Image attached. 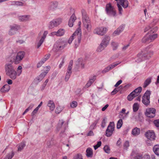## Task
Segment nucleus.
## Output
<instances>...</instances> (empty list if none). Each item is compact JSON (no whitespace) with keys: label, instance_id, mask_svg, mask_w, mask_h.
Returning <instances> with one entry per match:
<instances>
[{"label":"nucleus","instance_id":"63","mask_svg":"<svg viewBox=\"0 0 159 159\" xmlns=\"http://www.w3.org/2000/svg\"><path fill=\"white\" fill-rule=\"evenodd\" d=\"M129 45L130 43H129L128 44L124 46L122 48V50L123 51H125L129 47Z\"/></svg>","mask_w":159,"mask_h":159},{"label":"nucleus","instance_id":"10","mask_svg":"<svg viewBox=\"0 0 159 159\" xmlns=\"http://www.w3.org/2000/svg\"><path fill=\"white\" fill-rule=\"evenodd\" d=\"M25 53L24 52L21 51L19 52L16 57L14 58V61L15 64H18L22 60L25 56Z\"/></svg>","mask_w":159,"mask_h":159},{"label":"nucleus","instance_id":"36","mask_svg":"<svg viewBox=\"0 0 159 159\" xmlns=\"http://www.w3.org/2000/svg\"><path fill=\"white\" fill-rule=\"evenodd\" d=\"M153 151L157 155H159V145H156L154 146Z\"/></svg>","mask_w":159,"mask_h":159},{"label":"nucleus","instance_id":"5","mask_svg":"<svg viewBox=\"0 0 159 159\" xmlns=\"http://www.w3.org/2000/svg\"><path fill=\"white\" fill-rule=\"evenodd\" d=\"M110 39V37L107 36H105L101 43L98 47L97 49V51L98 52H101L109 44Z\"/></svg>","mask_w":159,"mask_h":159},{"label":"nucleus","instance_id":"33","mask_svg":"<svg viewBox=\"0 0 159 159\" xmlns=\"http://www.w3.org/2000/svg\"><path fill=\"white\" fill-rule=\"evenodd\" d=\"M30 17L29 15H24L19 17V20L22 21H26L29 20Z\"/></svg>","mask_w":159,"mask_h":159},{"label":"nucleus","instance_id":"14","mask_svg":"<svg viewBox=\"0 0 159 159\" xmlns=\"http://www.w3.org/2000/svg\"><path fill=\"white\" fill-rule=\"evenodd\" d=\"M10 29L9 31L8 34L10 35H12L15 34L19 29V26L16 24L10 25Z\"/></svg>","mask_w":159,"mask_h":159},{"label":"nucleus","instance_id":"38","mask_svg":"<svg viewBox=\"0 0 159 159\" xmlns=\"http://www.w3.org/2000/svg\"><path fill=\"white\" fill-rule=\"evenodd\" d=\"M151 82V79L150 78H148L145 81L143 87V88H146Z\"/></svg>","mask_w":159,"mask_h":159},{"label":"nucleus","instance_id":"49","mask_svg":"<svg viewBox=\"0 0 159 159\" xmlns=\"http://www.w3.org/2000/svg\"><path fill=\"white\" fill-rule=\"evenodd\" d=\"M117 6L118 8V11L119 12V14L120 15L122 14V12L123 11V9L121 6L119 5V4H117Z\"/></svg>","mask_w":159,"mask_h":159},{"label":"nucleus","instance_id":"56","mask_svg":"<svg viewBox=\"0 0 159 159\" xmlns=\"http://www.w3.org/2000/svg\"><path fill=\"white\" fill-rule=\"evenodd\" d=\"M129 146V143L128 141H126L124 144V147L125 149H127Z\"/></svg>","mask_w":159,"mask_h":159},{"label":"nucleus","instance_id":"52","mask_svg":"<svg viewBox=\"0 0 159 159\" xmlns=\"http://www.w3.org/2000/svg\"><path fill=\"white\" fill-rule=\"evenodd\" d=\"M134 159H142V156L140 154H136L134 157Z\"/></svg>","mask_w":159,"mask_h":159},{"label":"nucleus","instance_id":"21","mask_svg":"<svg viewBox=\"0 0 159 159\" xmlns=\"http://www.w3.org/2000/svg\"><path fill=\"white\" fill-rule=\"evenodd\" d=\"M58 2L56 1L51 2L49 5L48 9L50 10H55L57 7Z\"/></svg>","mask_w":159,"mask_h":159},{"label":"nucleus","instance_id":"31","mask_svg":"<svg viewBox=\"0 0 159 159\" xmlns=\"http://www.w3.org/2000/svg\"><path fill=\"white\" fill-rule=\"evenodd\" d=\"M142 90V88L141 87H139L136 89L132 92V94L134 93L136 96H138L141 92Z\"/></svg>","mask_w":159,"mask_h":159},{"label":"nucleus","instance_id":"23","mask_svg":"<svg viewBox=\"0 0 159 159\" xmlns=\"http://www.w3.org/2000/svg\"><path fill=\"white\" fill-rule=\"evenodd\" d=\"M7 75L9 76V77L12 80H15L17 77L16 72L15 70L9 72L6 74Z\"/></svg>","mask_w":159,"mask_h":159},{"label":"nucleus","instance_id":"32","mask_svg":"<svg viewBox=\"0 0 159 159\" xmlns=\"http://www.w3.org/2000/svg\"><path fill=\"white\" fill-rule=\"evenodd\" d=\"M142 42L143 43H151L150 38L148 35H145L142 39Z\"/></svg>","mask_w":159,"mask_h":159},{"label":"nucleus","instance_id":"13","mask_svg":"<svg viewBox=\"0 0 159 159\" xmlns=\"http://www.w3.org/2000/svg\"><path fill=\"white\" fill-rule=\"evenodd\" d=\"M107 29L103 27H98L96 28L93 31V33L98 35H103L106 32Z\"/></svg>","mask_w":159,"mask_h":159},{"label":"nucleus","instance_id":"18","mask_svg":"<svg viewBox=\"0 0 159 159\" xmlns=\"http://www.w3.org/2000/svg\"><path fill=\"white\" fill-rule=\"evenodd\" d=\"M158 30L157 26H152L150 25L146 27L144 29L145 32L149 30L148 33L150 34L153 33L157 31Z\"/></svg>","mask_w":159,"mask_h":159},{"label":"nucleus","instance_id":"61","mask_svg":"<svg viewBox=\"0 0 159 159\" xmlns=\"http://www.w3.org/2000/svg\"><path fill=\"white\" fill-rule=\"evenodd\" d=\"M38 109H39L37 107L35 108L32 112L31 114V116H33L34 115L37 113L38 111Z\"/></svg>","mask_w":159,"mask_h":159},{"label":"nucleus","instance_id":"57","mask_svg":"<svg viewBox=\"0 0 159 159\" xmlns=\"http://www.w3.org/2000/svg\"><path fill=\"white\" fill-rule=\"evenodd\" d=\"M43 40L42 39H40V40L37 43V48H39L41 46L42 44L43 43Z\"/></svg>","mask_w":159,"mask_h":159},{"label":"nucleus","instance_id":"6","mask_svg":"<svg viewBox=\"0 0 159 159\" xmlns=\"http://www.w3.org/2000/svg\"><path fill=\"white\" fill-rule=\"evenodd\" d=\"M106 14L109 16H115L116 14V12L114 7L110 3L106 4L105 8Z\"/></svg>","mask_w":159,"mask_h":159},{"label":"nucleus","instance_id":"59","mask_svg":"<svg viewBox=\"0 0 159 159\" xmlns=\"http://www.w3.org/2000/svg\"><path fill=\"white\" fill-rule=\"evenodd\" d=\"M154 125L157 127H159V120H155L153 121Z\"/></svg>","mask_w":159,"mask_h":159},{"label":"nucleus","instance_id":"29","mask_svg":"<svg viewBox=\"0 0 159 159\" xmlns=\"http://www.w3.org/2000/svg\"><path fill=\"white\" fill-rule=\"evenodd\" d=\"M96 79V76H93L92 78L90 79L87 82L85 86V87L88 88L93 83Z\"/></svg>","mask_w":159,"mask_h":159},{"label":"nucleus","instance_id":"20","mask_svg":"<svg viewBox=\"0 0 159 159\" xmlns=\"http://www.w3.org/2000/svg\"><path fill=\"white\" fill-rule=\"evenodd\" d=\"M5 68L6 74L15 70L14 66L11 63H7L5 65Z\"/></svg>","mask_w":159,"mask_h":159},{"label":"nucleus","instance_id":"11","mask_svg":"<svg viewBox=\"0 0 159 159\" xmlns=\"http://www.w3.org/2000/svg\"><path fill=\"white\" fill-rule=\"evenodd\" d=\"M147 56L142 51L137 55L135 58V61L137 63L141 62L143 60L147 59Z\"/></svg>","mask_w":159,"mask_h":159},{"label":"nucleus","instance_id":"58","mask_svg":"<svg viewBox=\"0 0 159 159\" xmlns=\"http://www.w3.org/2000/svg\"><path fill=\"white\" fill-rule=\"evenodd\" d=\"M62 109L60 107H57L55 110V112L57 114L59 113L61 111Z\"/></svg>","mask_w":159,"mask_h":159},{"label":"nucleus","instance_id":"2","mask_svg":"<svg viewBox=\"0 0 159 159\" xmlns=\"http://www.w3.org/2000/svg\"><path fill=\"white\" fill-rule=\"evenodd\" d=\"M67 43L62 39H59L55 43L52 50L55 52H57L63 49L66 46Z\"/></svg>","mask_w":159,"mask_h":159},{"label":"nucleus","instance_id":"53","mask_svg":"<svg viewBox=\"0 0 159 159\" xmlns=\"http://www.w3.org/2000/svg\"><path fill=\"white\" fill-rule=\"evenodd\" d=\"M48 33V32L47 31H44L43 35L41 39L44 41Z\"/></svg>","mask_w":159,"mask_h":159},{"label":"nucleus","instance_id":"64","mask_svg":"<svg viewBox=\"0 0 159 159\" xmlns=\"http://www.w3.org/2000/svg\"><path fill=\"white\" fill-rule=\"evenodd\" d=\"M142 159H150V157L148 155H146L142 157Z\"/></svg>","mask_w":159,"mask_h":159},{"label":"nucleus","instance_id":"27","mask_svg":"<svg viewBox=\"0 0 159 159\" xmlns=\"http://www.w3.org/2000/svg\"><path fill=\"white\" fill-rule=\"evenodd\" d=\"M10 86L7 84H6L3 86L2 88L1 89V91L3 93L7 92L10 90Z\"/></svg>","mask_w":159,"mask_h":159},{"label":"nucleus","instance_id":"55","mask_svg":"<svg viewBox=\"0 0 159 159\" xmlns=\"http://www.w3.org/2000/svg\"><path fill=\"white\" fill-rule=\"evenodd\" d=\"M61 58L62 59V61L60 63V64L59 65V68L60 69L61 67L62 66H63V64H64V63L65 57H61Z\"/></svg>","mask_w":159,"mask_h":159},{"label":"nucleus","instance_id":"62","mask_svg":"<svg viewBox=\"0 0 159 159\" xmlns=\"http://www.w3.org/2000/svg\"><path fill=\"white\" fill-rule=\"evenodd\" d=\"M50 56V54L49 53L45 55L44 57H43V58L44 59V60H45L44 61H46L48 59H49Z\"/></svg>","mask_w":159,"mask_h":159},{"label":"nucleus","instance_id":"54","mask_svg":"<svg viewBox=\"0 0 159 159\" xmlns=\"http://www.w3.org/2000/svg\"><path fill=\"white\" fill-rule=\"evenodd\" d=\"M48 33V32L47 31H44L43 35L41 39L44 41Z\"/></svg>","mask_w":159,"mask_h":159},{"label":"nucleus","instance_id":"22","mask_svg":"<svg viewBox=\"0 0 159 159\" xmlns=\"http://www.w3.org/2000/svg\"><path fill=\"white\" fill-rule=\"evenodd\" d=\"M76 19V17L74 13L72 14L68 22V25L70 27H72L73 25V23Z\"/></svg>","mask_w":159,"mask_h":159},{"label":"nucleus","instance_id":"8","mask_svg":"<svg viewBox=\"0 0 159 159\" xmlns=\"http://www.w3.org/2000/svg\"><path fill=\"white\" fill-rule=\"evenodd\" d=\"M115 129L114 122H110L108 125L106 131L105 135L107 137L111 136L113 134Z\"/></svg>","mask_w":159,"mask_h":159},{"label":"nucleus","instance_id":"41","mask_svg":"<svg viewBox=\"0 0 159 159\" xmlns=\"http://www.w3.org/2000/svg\"><path fill=\"white\" fill-rule=\"evenodd\" d=\"M139 105L138 103H134L133 106V111L136 112L139 109Z\"/></svg>","mask_w":159,"mask_h":159},{"label":"nucleus","instance_id":"44","mask_svg":"<svg viewBox=\"0 0 159 159\" xmlns=\"http://www.w3.org/2000/svg\"><path fill=\"white\" fill-rule=\"evenodd\" d=\"M78 61L79 63V66L82 68H83L84 67V63L83 62V60L81 58H80L78 60Z\"/></svg>","mask_w":159,"mask_h":159},{"label":"nucleus","instance_id":"26","mask_svg":"<svg viewBox=\"0 0 159 159\" xmlns=\"http://www.w3.org/2000/svg\"><path fill=\"white\" fill-rule=\"evenodd\" d=\"M58 127L60 129L62 128L63 129H65L67 126L66 123H65L62 120H59L58 125Z\"/></svg>","mask_w":159,"mask_h":159},{"label":"nucleus","instance_id":"24","mask_svg":"<svg viewBox=\"0 0 159 159\" xmlns=\"http://www.w3.org/2000/svg\"><path fill=\"white\" fill-rule=\"evenodd\" d=\"M73 63V61L71 60L69 63V64L68 67L67 71L66 74V75H69L70 76V75L72 73L71 70L72 67V65Z\"/></svg>","mask_w":159,"mask_h":159},{"label":"nucleus","instance_id":"43","mask_svg":"<svg viewBox=\"0 0 159 159\" xmlns=\"http://www.w3.org/2000/svg\"><path fill=\"white\" fill-rule=\"evenodd\" d=\"M123 124V121L122 119H120L117 122V128L118 129H120L122 126Z\"/></svg>","mask_w":159,"mask_h":159},{"label":"nucleus","instance_id":"35","mask_svg":"<svg viewBox=\"0 0 159 159\" xmlns=\"http://www.w3.org/2000/svg\"><path fill=\"white\" fill-rule=\"evenodd\" d=\"M86 156L88 157H91L92 156L93 153L92 149L90 148H88L86 150Z\"/></svg>","mask_w":159,"mask_h":159},{"label":"nucleus","instance_id":"47","mask_svg":"<svg viewBox=\"0 0 159 159\" xmlns=\"http://www.w3.org/2000/svg\"><path fill=\"white\" fill-rule=\"evenodd\" d=\"M103 150L107 153H109L110 152V149L108 145L105 146L103 148Z\"/></svg>","mask_w":159,"mask_h":159},{"label":"nucleus","instance_id":"45","mask_svg":"<svg viewBox=\"0 0 159 159\" xmlns=\"http://www.w3.org/2000/svg\"><path fill=\"white\" fill-rule=\"evenodd\" d=\"M136 96L135 95L134 93L132 94V92L128 95L127 97V99L129 101H131Z\"/></svg>","mask_w":159,"mask_h":159},{"label":"nucleus","instance_id":"7","mask_svg":"<svg viewBox=\"0 0 159 159\" xmlns=\"http://www.w3.org/2000/svg\"><path fill=\"white\" fill-rule=\"evenodd\" d=\"M151 94V91L147 90L142 97V102L147 107L148 106L150 105V99Z\"/></svg>","mask_w":159,"mask_h":159},{"label":"nucleus","instance_id":"4","mask_svg":"<svg viewBox=\"0 0 159 159\" xmlns=\"http://www.w3.org/2000/svg\"><path fill=\"white\" fill-rule=\"evenodd\" d=\"M110 39V37L107 36H105L101 43L98 47L97 49V51L98 52H101L109 44Z\"/></svg>","mask_w":159,"mask_h":159},{"label":"nucleus","instance_id":"50","mask_svg":"<svg viewBox=\"0 0 159 159\" xmlns=\"http://www.w3.org/2000/svg\"><path fill=\"white\" fill-rule=\"evenodd\" d=\"M74 159H83L82 155L80 154H76L74 157Z\"/></svg>","mask_w":159,"mask_h":159},{"label":"nucleus","instance_id":"30","mask_svg":"<svg viewBox=\"0 0 159 159\" xmlns=\"http://www.w3.org/2000/svg\"><path fill=\"white\" fill-rule=\"evenodd\" d=\"M140 133V129L137 127L133 129L132 131V134L134 136H137Z\"/></svg>","mask_w":159,"mask_h":159},{"label":"nucleus","instance_id":"37","mask_svg":"<svg viewBox=\"0 0 159 159\" xmlns=\"http://www.w3.org/2000/svg\"><path fill=\"white\" fill-rule=\"evenodd\" d=\"M25 145V142H22L20 143L18 145V151H21L23 149Z\"/></svg>","mask_w":159,"mask_h":159},{"label":"nucleus","instance_id":"12","mask_svg":"<svg viewBox=\"0 0 159 159\" xmlns=\"http://www.w3.org/2000/svg\"><path fill=\"white\" fill-rule=\"evenodd\" d=\"M156 109L153 108H149L146 109L145 115L148 117L153 118L155 116Z\"/></svg>","mask_w":159,"mask_h":159},{"label":"nucleus","instance_id":"3","mask_svg":"<svg viewBox=\"0 0 159 159\" xmlns=\"http://www.w3.org/2000/svg\"><path fill=\"white\" fill-rule=\"evenodd\" d=\"M81 29L79 28L77 29L72 35L69 39L68 40V43L70 44L72 43L73 40L75 39V40H77L78 43H80L81 40Z\"/></svg>","mask_w":159,"mask_h":159},{"label":"nucleus","instance_id":"46","mask_svg":"<svg viewBox=\"0 0 159 159\" xmlns=\"http://www.w3.org/2000/svg\"><path fill=\"white\" fill-rule=\"evenodd\" d=\"M99 121V119L95 120L90 125V128L91 129H94Z\"/></svg>","mask_w":159,"mask_h":159},{"label":"nucleus","instance_id":"1","mask_svg":"<svg viewBox=\"0 0 159 159\" xmlns=\"http://www.w3.org/2000/svg\"><path fill=\"white\" fill-rule=\"evenodd\" d=\"M82 16V21L84 27L88 31H90L92 26L89 18L87 15L86 11L84 9L81 10Z\"/></svg>","mask_w":159,"mask_h":159},{"label":"nucleus","instance_id":"25","mask_svg":"<svg viewBox=\"0 0 159 159\" xmlns=\"http://www.w3.org/2000/svg\"><path fill=\"white\" fill-rule=\"evenodd\" d=\"M117 4H119L125 8H126L128 6V2L127 0H120Z\"/></svg>","mask_w":159,"mask_h":159},{"label":"nucleus","instance_id":"28","mask_svg":"<svg viewBox=\"0 0 159 159\" xmlns=\"http://www.w3.org/2000/svg\"><path fill=\"white\" fill-rule=\"evenodd\" d=\"M48 106L49 107L50 110L53 111L55 108V105L53 101L49 100L48 102Z\"/></svg>","mask_w":159,"mask_h":159},{"label":"nucleus","instance_id":"16","mask_svg":"<svg viewBox=\"0 0 159 159\" xmlns=\"http://www.w3.org/2000/svg\"><path fill=\"white\" fill-rule=\"evenodd\" d=\"M121 63L120 61H117L114 62L111 64L109 65L108 66L105 68L102 71L103 74H105L106 72H108L111 69H112L115 67L117 65L120 64Z\"/></svg>","mask_w":159,"mask_h":159},{"label":"nucleus","instance_id":"48","mask_svg":"<svg viewBox=\"0 0 159 159\" xmlns=\"http://www.w3.org/2000/svg\"><path fill=\"white\" fill-rule=\"evenodd\" d=\"M77 105L78 103L76 101H73L70 103V107L73 108H75L77 106Z\"/></svg>","mask_w":159,"mask_h":159},{"label":"nucleus","instance_id":"34","mask_svg":"<svg viewBox=\"0 0 159 159\" xmlns=\"http://www.w3.org/2000/svg\"><path fill=\"white\" fill-rule=\"evenodd\" d=\"M65 32V30L63 29H59L57 31V36H63Z\"/></svg>","mask_w":159,"mask_h":159},{"label":"nucleus","instance_id":"42","mask_svg":"<svg viewBox=\"0 0 159 159\" xmlns=\"http://www.w3.org/2000/svg\"><path fill=\"white\" fill-rule=\"evenodd\" d=\"M111 45L113 50H116L117 49L119 46V44L118 43L115 42H112L111 43Z\"/></svg>","mask_w":159,"mask_h":159},{"label":"nucleus","instance_id":"19","mask_svg":"<svg viewBox=\"0 0 159 159\" xmlns=\"http://www.w3.org/2000/svg\"><path fill=\"white\" fill-rule=\"evenodd\" d=\"M125 25H122L115 30L113 33V36H115L119 35L124 30Z\"/></svg>","mask_w":159,"mask_h":159},{"label":"nucleus","instance_id":"39","mask_svg":"<svg viewBox=\"0 0 159 159\" xmlns=\"http://www.w3.org/2000/svg\"><path fill=\"white\" fill-rule=\"evenodd\" d=\"M14 155V152L12 151L11 152L8 153L3 159H11Z\"/></svg>","mask_w":159,"mask_h":159},{"label":"nucleus","instance_id":"60","mask_svg":"<svg viewBox=\"0 0 159 159\" xmlns=\"http://www.w3.org/2000/svg\"><path fill=\"white\" fill-rule=\"evenodd\" d=\"M106 118H104L103 119L102 121L101 126L102 128H104L105 126V125L106 123Z\"/></svg>","mask_w":159,"mask_h":159},{"label":"nucleus","instance_id":"9","mask_svg":"<svg viewBox=\"0 0 159 159\" xmlns=\"http://www.w3.org/2000/svg\"><path fill=\"white\" fill-rule=\"evenodd\" d=\"M62 22V19L61 18H57L53 20L50 21L48 24V28L50 29H52L55 27L58 26Z\"/></svg>","mask_w":159,"mask_h":159},{"label":"nucleus","instance_id":"51","mask_svg":"<svg viewBox=\"0 0 159 159\" xmlns=\"http://www.w3.org/2000/svg\"><path fill=\"white\" fill-rule=\"evenodd\" d=\"M101 142L99 141L97 142V143L96 145H94L93 147L95 150H96L98 148L100 147L101 145Z\"/></svg>","mask_w":159,"mask_h":159},{"label":"nucleus","instance_id":"17","mask_svg":"<svg viewBox=\"0 0 159 159\" xmlns=\"http://www.w3.org/2000/svg\"><path fill=\"white\" fill-rule=\"evenodd\" d=\"M145 136L147 139L151 141L154 140L155 139V136L153 131L149 130L145 133Z\"/></svg>","mask_w":159,"mask_h":159},{"label":"nucleus","instance_id":"40","mask_svg":"<svg viewBox=\"0 0 159 159\" xmlns=\"http://www.w3.org/2000/svg\"><path fill=\"white\" fill-rule=\"evenodd\" d=\"M150 38L151 42L154 41L158 37V34H154L152 35H148Z\"/></svg>","mask_w":159,"mask_h":159},{"label":"nucleus","instance_id":"15","mask_svg":"<svg viewBox=\"0 0 159 159\" xmlns=\"http://www.w3.org/2000/svg\"><path fill=\"white\" fill-rule=\"evenodd\" d=\"M152 46V45H150L149 46L145 48L143 51V53H144L145 55L147 56V59H149L153 54V52L151 50H150V49Z\"/></svg>","mask_w":159,"mask_h":159}]
</instances>
